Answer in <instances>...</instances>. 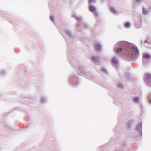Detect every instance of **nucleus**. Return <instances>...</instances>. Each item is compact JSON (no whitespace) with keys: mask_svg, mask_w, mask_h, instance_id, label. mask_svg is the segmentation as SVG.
<instances>
[{"mask_svg":"<svg viewBox=\"0 0 151 151\" xmlns=\"http://www.w3.org/2000/svg\"><path fill=\"white\" fill-rule=\"evenodd\" d=\"M139 50L138 49L135 47H133L132 50H129L126 54V56L129 58H131L133 57V54L137 56L138 55Z\"/></svg>","mask_w":151,"mask_h":151,"instance_id":"1","label":"nucleus"},{"mask_svg":"<svg viewBox=\"0 0 151 151\" xmlns=\"http://www.w3.org/2000/svg\"><path fill=\"white\" fill-rule=\"evenodd\" d=\"M145 81L147 84L149 85V81L151 80V74L149 73H147L145 74Z\"/></svg>","mask_w":151,"mask_h":151,"instance_id":"2","label":"nucleus"},{"mask_svg":"<svg viewBox=\"0 0 151 151\" xmlns=\"http://www.w3.org/2000/svg\"><path fill=\"white\" fill-rule=\"evenodd\" d=\"M90 10L91 12L95 13V16L96 17H98V14L96 12V9L95 7L92 5L90 6Z\"/></svg>","mask_w":151,"mask_h":151,"instance_id":"3","label":"nucleus"},{"mask_svg":"<svg viewBox=\"0 0 151 151\" xmlns=\"http://www.w3.org/2000/svg\"><path fill=\"white\" fill-rule=\"evenodd\" d=\"M96 49L97 51H99L101 49V46L99 44H96L95 45Z\"/></svg>","mask_w":151,"mask_h":151,"instance_id":"4","label":"nucleus"},{"mask_svg":"<svg viewBox=\"0 0 151 151\" xmlns=\"http://www.w3.org/2000/svg\"><path fill=\"white\" fill-rule=\"evenodd\" d=\"M122 49L121 48H117L115 49V51L117 53H120L122 51Z\"/></svg>","mask_w":151,"mask_h":151,"instance_id":"5","label":"nucleus"},{"mask_svg":"<svg viewBox=\"0 0 151 151\" xmlns=\"http://www.w3.org/2000/svg\"><path fill=\"white\" fill-rule=\"evenodd\" d=\"M143 57L145 58L150 59V55L147 54H145L143 56Z\"/></svg>","mask_w":151,"mask_h":151,"instance_id":"6","label":"nucleus"},{"mask_svg":"<svg viewBox=\"0 0 151 151\" xmlns=\"http://www.w3.org/2000/svg\"><path fill=\"white\" fill-rule=\"evenodd\" d=\"M112 62L115 64H116L117 63V60L116 58H114L112 60Z\"/></svg>","mask_w":151,"mask_h":151,"instance_id":"7","label":"nucleus"},{"mask_svg":"<svg viewBox=\"0 0 151 151\" xmlns=\"http://www.w3.org/2000/svg\"><path fill=\"white\" fill-rule=\"evenodd\" d=\"M147 12V11L144 8H142V13L144 14H146Z\"/></svg>","mask_w":151,"mask_h":151,"instance_id":"8","label":"nucleus"},{"mask_svg":"<svg viewBox=\"0 0 151 151\" xmlns=\"http://www.w3.org/2000/svg\"><path fill=\"white\" fill-rule=\"evenodd\" d=\"M92 59L94 61H97L98 60V58L97 57H92Z\"/></svg>","mask_w":151,"mask_h":151,"instance_id":"9","label":"nucleus"},{"mask_svg":"<svg viewBox=\"0 0 151 151\" xmlns=\"http://www.w3.org/2000/svg\"><path fill=\"white\" fill-rule=\"evenodd\" d=\"M148 99L149 102L151 103V95H149L148 96Z\"/></svg>","mask_w":151,"mask_h":151,"instance_id":"10","label":"nucleus"},{"mask_svg":"<svg viewBox=\"0 0 151 151\" xmlns=\"http://www.w3.org/2000/svg\"><path fill=\"white\" fill-rule=\"evenodd\" d=\"M129 25V24L128 22L126 23L125 24V26L126 27H128Z\"/></svg>","mask_w":151,"mask_h":151,"instance_id":"11","label":"nucleus"},{"mask_svg":"<svg viewBox=\"0 0 151 151\" xmlns=\"http://www.w3.org/2000/svg\"><path fill=\"white\" fill-rule=\"evenodd\" d=\"M134 101L136 102H138L139 100V99L137 97H135L134 99Z\"/></svg>","mask_w":151,"mask_h":151,"instance_id":"12","label":"nucleus"},{"mask_svg":"<svg viewBox=\"0 0 151 151\" xmlns=\"http://www.w3.org/2000/svg\"><path fill=\"white\" fill-rule=\"evenodd\" d=\"M111 10L112 11H113V12H115V10L113 8L111 7Z\"/></svg>","mask_w":151,"mask_h":151,"instance_id":"13","label":"nucleus"},{"mask_svg":"<svg viewBox=\"0 0 151 151\" xmlns=\"http://www.w3.org/2000/svg\"><path fill=\"white\" fill-rule=\"evenodd\" d=\"M50 19L52 20L53 21L54 20V17L53 16H51L50 17Z\"/></svg>","mask_w":151,"mask_h":151,"instance_id":"14","label":"nucleus"},{"mask_svg":"<svg viewBox=\"0 0 151 151\" xmlns=\"http://www.w3.org/2000/svg\"><path fill=\"white\" fill-rule=\"evenodd\" d=\"M146 43H147V44H148V42L147 40H146V41H145V44Z\"/></svg>","mask_w":151,"mask_h":151,"instance_id":"15","label":"nucleus"},{"mask_svg":"<svg viewBox=\"0 0 151 151\" xmlns=\"http://www.w3.org/2000/svg\"><path fill=\"white\" fill-rule=\"evenodd\" d=\"M94 0H89V2H92Z\"/></svg>","mask_w":151,"mask_h":151,"instance_id":"16","label":"nucleus"},{"mask_svg":"<svg viewBox=\"0 0 151 151\" xmlns=\"http://www.w3.org/2000/svg\"><path fill=\"white\" fill-rule=\"evenodd\" d=\"M140 0H136L137 1H139Z\"/></svg>","mask_w":151,"mask_h":151,"instance_id":"17","label":"nucleus"}]
</instances>
